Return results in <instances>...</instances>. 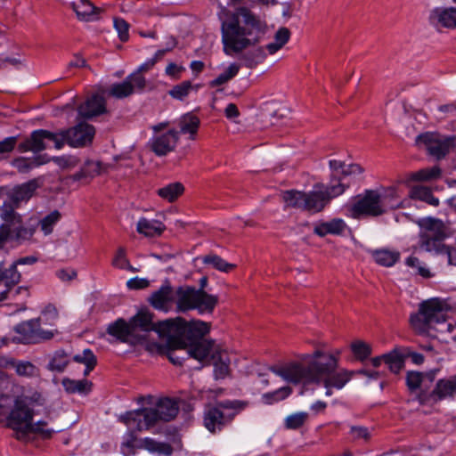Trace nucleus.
Returning a JSON list of instances; mask_svg holds the SVG:
<instances>
[{
  "instance_id": "f257e3e1",
  "label": "nucleus",
  "mask_w": 456,
  "mask_h": 456,
  "mask_svg": "<svg viewBox=\"0 0 456 456\" xmlns=\"http://www.w3.org/2000/svg\"><path fill=\"white\" fill-rule=\"evenodd\" d=\"M218 16L224 52L230 56L258 45L267 30L266 22L247 6L222 8Z\"/></svg>"
},
{
  "instance_id": "f03ea898",
  "label": "nucleus",
  "mask_w": 456,
  "mask_h": 456,
  "mask_svg": "<svg viewBox=\"0 0 456 456\" xmlns=\"http://www.w3.org/2000/svg\"><path fill=\"white\" fill-rule=\"evenodd\" d=\"M306 366L291 362L284 366L270 367V370L292 383H323L324 387L341 389L354 376V370H341L336 372L338 359L332 354L316 350Z\"/></svg>"
},
{
  "instance_id": "7ed1b4c3",
  "label": "nucleus",
  "mask_w": 456,
  "mask_h": 456,
  "mask_svg": "<svg viewBox=\"0 0 456 456\" xmlns=\"http://www.w3.org/2000/svg\"><path fill=\"white\" fill-rule=\"evenodd\" d=\"M176 327L170 330L164 338H168V352L167 357L175 365H183L190 359L200 362L208 360L212 350L213 342L204 337L210 330V323L192 320L186 322L182 318L175 323Z\"/></svg>"
},
{
  "instance_id": "20e7f679",
  "label": "nucleus",
  "mask_w": 456,
  "mask_h": 456,
  "mask_svg": "<svg viewBox=\"0 0 456 456\" xmlns=\"http://www.w3.org/2000/svg\"><path fill=\"white\" fill-rule=\"evenodd\" d=\"M37 179L15 186L9 194V201H5L0 208V217L4 224L0 226V249L7 241L19 244L29 240L35 229L23 225L22 217L15 211L21 202L28 201L38 189Z\"/></svg>"
},
{
  "instance_id": "39448f33",
  "label": "nucleus",
  "mask_w": 456,
  "mask_h": 456,
  "mask_svg": "<svg viewBox=\"0 0 456 456\" xmlns=\"http://www.w3.org/2000/svg\"><path fill=\"white\" fill-rule=\"evenodd\" d=\"M447 305L439 298L419 304L418 312L410 316L415 333L436 338L443 343L456 341V324L447 320Z\"/></svg>"
},
{
  "instance_id": "423d86ee",
  "label": "nucleus",
  "mask_w": 456,
  "mask_h": 456,
  "mask_svg": "<svg viewBox=\"0 0 456 456\" xmlns=\"http://www.w3.org/2000/svg\"><path fill=\"white\" fill-rule=\"evenodd\" d=\"M178 411L177 403L166 397L159 399L154 407L127 411L119 417V420L129 428L149 430L160 421L168 422L174 419Z\"/></svg>"
},
{
  "instance_id": "0eeeda50",
  "label": "nucleus",
  "mask_w": 456,
  "mask_h": 456,
  "mask_svg": "<svg viewBox=\"0 0 456 456\" xmlns=\"http://www.w3.org/2000/svg\"><path fill=\"white\" fill-rule=\"evenodd\" d=\"M417 224L419 227L417 248L434 255H446L449 245L444 240L452 234L450 226L435 217L420 218Z\"/></svg>"
},
{
  "instance_id": "6e6552de",
  "label": "nucleus",
  "mask_w": 456,
  "mask_h": 456,
  "mask_svg": "<svg viewBox=\"0 0 456 456\" xmlns=\"http://www.w3.org/2000/svg\"><path fill=\"white\" fill-rule=\"evenodd\" d=\"M248 405L241 400H225L208 404L203 412V425L212 434L222 431Z\"/></svg>"
},
{
  "instance_id": "1a4fd4ad",
  "label": "nucleus",
  "mask_w": 456,
  "mask_h": 456,
  "mask_svg": "<svg viewBox=\"0 0 456 456\" xmlns=\"http://www.w3.org/2000/svg\"><path fill=\"white\" fill-rule=\"evenodd\" d=\"M175 302L178 313L196 309L200 314H212L218 297L191 286H180L175 290Z\"/></svg>"
},
{
  "instance_id": "9d476101",
  "label": "nucleus",
  "mask_w": 456,
  "mask_h": 456,
  "mask_svg": "<svg viewBox=\"0 0 456 456\" xmlns=\"http://www.w3.org/2000/svg\"><path fill=\"white\" fill-rule=\"evenodd\" d=\"M315 190L305 192L304 210L318 213L324 209L330 200L344 193L347 185L341 183L336 175L330 177V184L316 183Z\"/></svg>"
},
{
  "instance_id": "9b49d317",
  "label": "nucleus",
  "mask_w": 456,
  "mask_h": 456,
  "mask_svg": "<svg viewBox=\"0 0 456 456\" xmlns=\"http://www.w3.org/2000/svg\"><path fill=\"white\" fill-rule=\"evenodd\" d=\"M181 321L182 317H176L154 322L153 314L147 311H140L129 320L134 333L144 335L145 338L152 330L156 331L159 337L164 338L170 330L176 327L175 323Z\"/></svg>"
},
{
  "instance_id": "f8f14e48",
  "label": "nucleus",
  "mask_w": 456,
  "mask_h": 456,
  "mask_svg": "<svg viewBox=\"0 0 456 456\" xmlns=\"http://www.w3.org/2000/svg\"><path fill=\"white\" fill-rule=\"evenodd\" d=\"M12 341L19 344H37L52 339L57 330H45L40 326V318L21 322L13 328Z\"/></svg>"
},
{
  "instance_id": "ddd939ff",
  "label": "nucleus",
  "mask_w": 456,
  "mask_h": 456,
  "mask_svg": "<svg viewBox=\"0 0 456 456\" xmlns=\"http://www.w3.org/2000/svg\"><path fill=\"white\" fill-rule=\"evenodd\" d=\"M33 419V411L25 400L16 399L14 406L7 417V426L15 432L18 440H26L29 436Z\"/></svg>"
},
{
  "instance_id": "4468645a",
  "label": "nucleus",
  "mask_w": 456,
  "mask_h": 456,
  "mask_svg": "<svg viewBox=\"0 0 456 456\" xmlns=\"http://www.w3.org/2000/svg\"><path fill=\"white\" fill-rule=\"evenodd\" d=\"M416 143L424 145L429 155L441 159L456 147V136L426 132L417 136Z\"/></svg>"
},
{
  "instance_id": "2eb2a0df",
  "label": "nucleus",
  "mask_w": 456,
  "mask_h": 456,
  "mask_svg": "<svg viewBox=\"0 0 456 456\" xmlns=\"http://www.w3.org/2000/svg\"><path fill=\"white\" fill-rule=\"evenodd\" d=\"M350 211L354 218L361 216H379L387 212V206L377 191L367 190L362 196H359Z\"/></svg>"
},
{
  "instance_id": "dca6fc26",
  "label": "nucleus",
  "mask_w": 456,
  "mask_h": 456,
  "mask_svg": "<svg viewBox=\"0 0 456 456\" xmlns=\"http://www.w3.org/2000/svg\"><path fill=\"white\" fill-rule=\"evenodd\" d=\"M446 398H456V374L437 380L430 392L421 390L417 400L421 405H435Z\"/></svg>"
},
{
  "instance_id": "f3484780",
  "label": "nucleus",
  "mask_w": 456,
  "mask_h": 456,
  "mask_svg": "<svg viewBox=\"0 0 456 456\" xmlns=\"http://www.w3.org/2000/svg\"><path fill=\"white\" fill-rule=\"evenodd\" d=\"M145 86L146 80L143 76H140L138 73H132L123 82L113 84L109 90V94L115 98L122 99L136 92H142Z\"/></svg>"
},
{
  "instance_id": "a211bd4d",
  "label": "nucleus",
  "mask_w": 456,
  "mask_h": 456,
  "mask_svg": "<svg viewBox=\"0 0 456 456\" xmlns=\"http://www.w3.org/2000/svg\"><path fill=\"white\" fill-rule=\"evenodd\" d=\"M107 332L120 342L132 346L142 344L145 340L144 335L134 333L130 322H126L122 318L110 323L107 328Z\"/></svg>"
},
{
  "instance_id": "6ab92c4d",
  "label": "nucleus",
  "mask_w": 456,
  "mask_h": 456,
  "mask_svg": "<svg viewBox=\"0 0 456 456\" xmlns=\"http://www.w3.org/2000/svg\"><path fill=\"white\" fill-rule=\"evenodd\" d=\"M66 143L70 147H86L92 143L95 129L94 126L80 122L73 127L65 129Z\"/></svg>"
},
{
  "instance_id": "aec40b11",
  "label": "nucleus",
  "mask_w": 456,
  "mask_h": 456,
  "mask_svg": "<svg viewBox=\"0 0 456 456\" xmlns=\"http://www.w3.org/2000/svg\"><path fill=\"white\" fill-rule=\"evenodd\" d=\"M179 141V132L170 129L166 133L155 134L148 146L155 155L163 157L175 151Z\"/></svg>"
},
{
  "instance_id": "412c9836",
  "label": "nucleus",
  "mask_w": 456,
  "mask_h": 456,
  "mask_svg": "<svg viewBox=\"0 0 456 456\" xmlns=\"http://www.w3.org/2000/svg\"><path fill=\"white\" fill-rule=\"evenodd\" d=\"M156 310L167 313L175 302V290L168 281H166L158 290L154 291L148 299Z\"/></svg>"
},
{
  "instance_id": "4be33fe9",
  "label": "nucleus",
  "mask_w": 456,
  "mask_h": 456,
  "mask_svg": "<svg viewBox=\"0 0 456 456\" xmlns=\"http://www.w3.org/2000/svg\"><path fill=\"white\" fill-rule=\"evenodd\" d=\"M79 116L91 118L106 112V102L103 96L96 94L90 96L84 103L78 106Z\"/></svg>"
},
{
  "instance_id": "5701e85b",
  "label": "nucleus",
  "mask_w": 456,
  "mask_h": 456,
  "mask_svg": "<svg viewBox=\"0 0 456 456\" xmlns=\"http://www.w3.org/2000/svg\"><path fill=\"white\" fill-rule=\"evenodd\" d=\"M438 371V369L427 372L408 371L406 374V385L411 392L422 387H427L434 381Z\"/></svg>"
},
{
  "instance_id": "b1692460",
  "label": "nucleus",
  "mask_w": 456,
  "mask_h": 456,
  "mask_svg": "<svg viewBox=\"0 0 456 456\" xmlns=\"http://www.w3.org/2000/svg\"><path fill=\"white\" fill-rule=\"evenodd\" d=\"M136 428H128V431L124 435L120 450L124 456L134 455L138 449H145V438L141 439L138 437Z\"/></svg>"
},
{
  "instance_id": "393cba45",
  "label": "nucleus",
  "mask_w": 456,
  "mask_h": 456,
  "mask_svg": "<svg viewBox=\"0 0 456 456\" xmlns=\"http://www.w3.org/2000/svg\"><path fill=\"white\" fill-rule=\"evenodd\" d=\"M3 292L6 294V300L16 301L14 312L25 311L27 309L26 299L30 296L28 287L10 286L6 287Z\"/></svg>"
},
{
  "instance_id": "a878e982",
  "label": "nucleus",
  "mask_w": 456,
  "mask_h": 456,
  "mask_svg": "<svg viewBox=\"0 0 456 456\" xmlns=\"http://www.w3.org/2000/svg\"><path fill=\"white\" fill-rule=\"evenodd\" d=\"M45 129L35 130L31 133L30 136L23 142L19 144L20 151H31L39 152L47 148V141L45 140Z\"/></svg>"
},
{
  "instance_id": "bb28decb",
  "label": "nucleus",
  "mask_w": 456,
  "mask_h": 456,
  "mask_svg": "<svg viewBox=\"0 0 456 456\" xmlns=\"http://www.w3.org/2000/svg\"><path fill=\"white\" fill-rule=\"evenodd\" d=\"M210 361L214 365L215 376L216 379H224L229 373L230 360L227 353L221 351H214V346L209 354Z\"/></svg>"
},
{
  "instance_id": "cd10ccee",
  "label": "nucleus",
  "mask_w": 456,
  "mask_h": 456,
  "mask_svg": "<svg viewBox=\"0 0 456 456\" xmlns=\"http://www.w3.org/2000/svg\"><path fill=\"white\" fill-rule=\"evenodd\" d=\"M346 224L342 219H333L315 224L314 232L320 237H324L327 234L338 235L344 232Z\"/></svg>"
},
{
  "instance_id": "c85d7f7f",
  "label": "nucleus",
  "mask_w": 456,
  "mask_h": 456,
  "mask_svg": "<svg viewBox=\"0 0 456 456\" xmlns=\"http://www.w3.org/2000/svg\"><path fill=\"white\" fill-rule=\"evenodd\" d=\"M165 227L163 224L157 220H149L145 217L139 219L136 231L147 237H154L160 235Z\"/></svg>"
},
{
  "instance_id": "c756f323",
  "label": "nucleus",
  "mask_w": 456,
  "mask_h": 456,
  "mask_svg": "<svg viewBox=\"0 0 456 456\" xmlns=\"http://www.w3.org/2000/svg\"><path fill=\"white\" fill-rule=\"evenodd\" d=\"M178 125L182 134H189L190 139L194 140L200 125V120L197 116L187 113L180 118Z\"/></svg>"
},
{
  "instance_id": "7c9ffc66",
  "label": "nucleus",
  "mask_w": 456,
  "mask_h": 456,
  "mask_svg": "<svg viewBox=\"0 0 456 456\" xmlns=\"http://www.w3.org/2000/svg\"><path fill=\"white\" fill-rule=\"evenodd\" d=\"M409 196L413 200L424 201L433 207L439 205V199L435 197L432 190L427 186H413L409 192Z\"/></svg>"
},
{
  "instance_id": "2f4dec72",
  "label": "nucleus",
  "mask_w": 456,
  "mask_h": 456,
  "mask_svg": "<svg viewBox=\"0 0 456 456\" xmlns=\"http://www.w3.org/2000/svg\"><path fill=\"white\" fill-rule=\"evenodd\" d=\"M384 362L394 373H398L403 367L405 353L403 349H394L388 354H383Z\"/></svg>"
},
{
  "instance_id": "473e14b6",
  "label": "nucleus",
  "mask_w": 456,
  "mask_h": 456,
  "mask_svg": "<svg viewBox=\"0 0 456 456\" xmlns=\"http://www.w3.org/2000/svg\"><path fill=\"white\" fill-rule=\"evenodd\" d=\"M20 281L21 273L15 268V265H11L6 268L4 263H0V284L4 283V288H6L16 286Z\"/></svg>"
},
{
  "instance_id": "72a5a7b5",
  "label": "nucleus",
  "mask_w": 456,
  "mask_h": 456,
  "mask_svg": "<svg viewBox=\"0 0 456 456\" xmlns=\"http://www.w3.org/2000/svg\"><path fill=\"white\" fill-rule=\"evenodd\" d=\"M375 262L380 265L393 266L400 258V252L387 248L376 249L372 252Z\"/></svg>"
},
{
  "instance_id": "f704fd0d",
  "label": "nucleus",
  "mask_w": 456,
  "mask_h": 456,
  "mask_svg": "<svg viewBox=\"0 0 456 456\" xmlns=\"http://www.w3.org/2000/svg\"><path fill=\"white\" fill-rule=\"evenodd\" d=\"M73 9L78 19L82 20L89 21L97 18V8L88 0H79L77 3H73Z\"/></svg>"
},
{
  "instance_id": "c9c22d12",
  "label": "nucleus",
  "mask_w": 456,
  "mask_h": 456,
  "mask_svg": "<svg viewBox=\"0 0 456 456\" xmlns=\"http://www.w3.org/2000/svg\"><path fill=\"white\" fill-rule=\"evenodd\" d=\"M184 192V186L179 182L169 183L157 191V194L168 202L175 201Z\"/></svg>"
},
{
  "instance_id": "e433bc0d",
  "label": "nucleus",
  "mask_w": 456,
  "mask_h": 456,
  "mask_svg": "<svg viewBox=\"0 0 456 456\" xmlns=\"http://www.w3.org/2000/svg\"><path fill=\"white\" fill-rule=\"evenodd\" d=\"M61 384L65 391L69 394H87L90 392L92 383L87 379L75 380L69 378H64Z\"/></svg>"
},
{
  "instance_id": "4c0bfd02",
  "label": "nucleus",
  "mask_w": 456,
  "mask_h": 456,
  "mask_svg": "<svg viewBox=\"0 0 456 456\" xmlns=\"http://www.w3.org/2000/svg\"><path fill=\"white\" fill-rule=\"evenodd\" d=\"M69 363V357L64 350H57L50 357L46 366L47 370L55 372H63Z\"/></svg>"
},
{
  "instance_id": "58836bf2",
  "label": "nucleus",
  "mask_w": 456,
  "mask_h": 456,
  "mask_svg": "<svg viewBox=\"0 0 456 456\" xmlns=\"http://www.w3.org/2000/svg\"><path fill=\"white\" fill-rule=\"evenodd\" d=\"M102 172V163L99 161L88 160L81 169L72 175L73 180L79 181L86 178H93Z\"/></svg>"
},
{
  "instance_id": "ea45409f",
  "label": "nucleus",
  "mask_w": 456,
  "mask_h": 456,
  "mask_svg": "<svg viewBox=\"0 0 456 456\" xmlns=\"http://www.w3.org/2000/svg\"><path fill=\"white\" fill-rule=\"evenodd\" d=\"M433 18L444 27L456 28V8L436 9L433 12Z\"/></svg>"
},
{
  "instance_id": "a19ab883",
  "label": "nucleus",
  "mask_w": 456,
  "mask_h": 456,
  "mask_svg": "<svg viewBox=\"0 0 456 456\" xmlns=\"http://www.w3.org/2000/svg\"><path fill=\"white\" fill-rule=\"evenodd\" d=\"M289 37V29L285 27H281L276 31L273 42L266 45L265 48L270 54H274L288 43Z\"/></svg>"
},
{
  "instance_id": "79ce46f5",
  "label": "nucleus",
  "mask_w": 456,
  "mask_h": 456,
  "mask_svg": "<svg viewBox=\"0 0 456 456\" xmlns=\"http://www.w3.org/2000/svg\"><path fill=\"white\" fill-rule=\"evenodd\" d=\"M281 197L287 207L304 210L305 191L297 190L285 191L282 192Z\"/></svg>"
},
{
  "instance_id": "37998d69",
  "label": "nucleus",
  "mask_w": 456,
  "mask_h": 456,
  "mask_svg": "<svg viewBox=\"0 0 456 456\" xmlns=\"http://www.w3.org/2000/svg\"><path fill=\"white\" fill-rule=\"evenodd\" d=\"M405 265L414 270L415 275L421 276L424 279H429L434 276L427 265L415 256L407 257Z\"/></svg>"
},
{
  "instance_id": "c03bdc74",
  "label": "nucleus",
  "mask_w": 456,
  "mask_h": 456,
  "mask_svg": "<svg viewBox=\"0 0 456 456\" xmlns=\"http://www.w3.org/2000/svg\"><path fill=\"white\" fill-rule=\"evenodd\" d=\"M145 450L162 456H170L173 453L172 446L167 443L157 442L152 438H145Z\"/></svg>"
},
{
  "instance_id": "a18cd8bd",
  "label": "nucleus",
  "mask_w": 456,
  "mask_h": 456,
  "mask_svg": "<svg viewBox=\"0 0 456 456\" xmlns=\"http://www.w3.org/2000/svg\"><path fill=\"white\" fill-rule=\"evenodd\" d=\"M266 55L263 48L259 47L244 53L241 56L243 65L248 69L255 68L257 64L261 63Z\"/></svg>"
},
{
  "instance_id": "49530a36",
  "label": "nucleus",
  "mask_w": 456,
  "mask_h": 456,
  "mask_svg": "<svg viewBox=\"0 0 456 456\" xmlns=\"http://www.w3.org/2000/svg\"><path fill=\"white\" fill-rule=\"evenodd\" d=\"M240 70V65L232 63L223 73H221L216 78L209 82L210 87H216L222 86L231 79H232Z\"/></svg>"
},
{
  "instance_id": "de8ad7c7",
  "label": "nucleus",
  "mask_w": 456,
  "mask_h": 456,
  "mask_svg": "<svg viewBox=\"0 0 456 456\" xmlns=\"http://www.w3.org/2000/svg\"><path fill=\"white\" fill-rule=\"evenodd\" d=\"M349 436L353 442L366 444L371 439V431L363 426H351Z\"/></svg>"
},
{
  "instance_id": "09e8293b",
  "label": "nucleus",
  "mask_w": 456,
  "mask_h": 456,
  "mask_svg": "<svg viewBox=\"0 0 456 456\" xmlns=\"http://www.w3.org/2000/svg\"><path fill=\"white\" fill-rule=\"evenodd\" d=\"M308 418L309 414L305 411L290 414L284 419V427L287 429H298L306 423Z\"/></svg>"
},
{
  "instance_id": "8fccbe9b",
  "label": "nucleus",
  "mask_w": 456,
  "mask_h": 456,
  "mask_svg": "<svg viewBox=\"0 0 456 456\" xmlns=\"http://www.w3.org/2000/svg\"><path fill=\"white\" fill-rule=\"evenodd\" d=\"M203 263L206 265H213L216 270L221 272L229 273L232 271L235 265L227 263L221 256L217 255H207L203 257Z\"/></svg>"
},
{
  "instance_id": "3c124183",
  "label": "nucleus",
  "mask_w": 456,
  "mask_h": 456,
  "mask_svg": "<svg viewBox=\"0 0 456 456\" xmlns=\"http://www.w3.org/2000/svg\"><path fill=\"white\" fill-rule=\"evenodd\" d=\"M292 392L289 387H281L273 392L265 393L262 395L263 402L266 404H273L276 402L284 400Z\"/></svg>"
},
{
  "instance_id": "603ef678",
  "label": "nucleus",
  "mask_w": 456,
  "mask_h": 456,
  "mask_svg": "<svg viewBox=\"0 0 456 456\" xmlns=\"http://www.w3.org/2000/svg\"><path fill=\"white\" fill-rule=\"evenodd\" d=\"M14 368L19 376L31 378L39 375V369L30 362H18Z\"/></svg>"
},
{
  "instance_id": "864d4df0",
  "label": "nucleus",
  "mask_w": 456,
  "mask_h": 456,
  "mask_svg": "<svg viewBox=\"0 0 456 456\" xmlns=\"http://www.w3.org/2000/svg\"><path fill=\"white\" fill-rule=\"evenodd\" d=\"M351 350L356 359L363 361L367 359L371 354L370 346L361 340L354 341L351 344Z\"/></svg>"
},
{
  "instance_id": "5fc2aeb1",
  "label": "nucleus",
  "mask_w": 456,
  "mask_h": 456,
  "mask_svg": "<svg viewBox=\"0 0 456 456\" xmlns=\"http://www.w3.org/2000/svg\"><path fill=\"white\" fill-rule=\"evenodd\" d=\"M45 134V140L47 142H52L54 144V148L57 150L61 149L66 143V134L65 129L58 130L57 132H51L49 130H45L43 133Z\"/></svg>"
},
{
  "instance_id": "6e6d98bb",
  "label": "nucleus",
  "mask_w": 456,
  "mask_h": 456,
  "mask_svg": "<svg viewBox=\"0 0 456 456\" xmlns=\"http://www.w3.org/2000/svg\"><path fill=\"white\" fill-rule=\"evenodd\" d=\"M60 212L54 210L41 220V230L44 232L45 235H48L53 232L54 224L60 220Z\"/></svg>"
},
{
  "instance_id": "4d7b16f0",
  "label": "nucleus",
  "mask_w": 456,
  "mask_h": 456,
  "mask_svg": "<svg viewBox=\"0 0 456 456\" xmlns=\"http://www.w3.org/2000/svg\"><path fill=\"white\" fill-rule=\"evenodd\" d=\"M441 170L437 167L432 168L421 169L411 175V179L415 181H428L439 177Z\"/></svg>"
},
{
  "instance_id": "13d9d810",
  "label": "nucleus",
  "mask_w": 456,
  "mask_h": 456,
  "mask_svg": "<svg viewBox=\"0 0 456 456\" xmlns=\"http://www.w3.org/2000/svg\"><path fill=\"white\" fill-rule=\"evenodd\" d=\"M45 157L39 156L34 159H17L16 166L20 171H27L33 167H38L42 164L48 162V159H44Z\"/></svg>"
},
{
  "instance_id": "bf43d9fd",
  "label": "nucleus",
  "mask_w": 456,
  "mask_h": 456,
  "mask_svg": "<svg viewBox=\"0 0 456 456\" xmlns=\"http://www.w3.org/2000/svg\"><path fill=\"white\" fill-rule=\"evenodd\" d=\"M192 86L190 81H183L179 85L175 86L170 91L169 94L178 100H183L189 94Z\"/></svg>"
},
{
  "instance_id": "052dcab7",
  "label": "nucleus",
  "mask_w": 456,
  "mask_h": 456,
  "mask_svg": "<svg viewBox=\"0 0 456 456\" xmlns=\"http://www.w3.org/2000/svg\"><path fill=\"white\" fill-rule=\"evenodd\" d=\"M47 423L45 421H38L35 424H31V428H29L30 434H37L41 436L42 438L48 439L52 437L53 434L55 432L53 429H50L46 428Z\"/></svg>"
},
{
  "instance_id": "680f3d73",
  "label": "nucleus",
  "mask_w": 456,
  "mask_h": 456,
  "mask_svg": "<svg viewBox=\"0 0 456 456\" xmlns=\"http://www.w3.org/2000/svg\"><path fill=\"white\" fill-rule=\"evenodd\" d=\"M143 343H145V349L151 354L167 356L169 347L168 338H167L166 344H159L157 342H147L146 340H144L142 344Z\"/></svg>"
},
{
  "instance_id": "e2e57ef3",
  "label": "nucleus",
  "mask_w": 456,
  "mask_h": 456,
  "mask_svg": "<svg viewBox=\"0 0 456 456\" xmlns=\"http://www.w3.org/2000/svg\"><path fill=\"white\" fill-rule=\"evenodd\" d=\"M73 360L89 367H95L97 363L96 357L90 349H85L81 354L75 355Z\"/></svg>"
},
{
  "instance_id": "0e129e2a",
  "label": "nucleus",
  "mask_w": 456,
  "mask_h": 456,
  "mask_svg": "<svg viewBox=\"0 0 456 456\" xmlns=\"http://www.w3.org/2000/svg\"><path fill=\"white\" fill-rule=\"evenodd\" d=\"M53 161L61 168H72L79 163L78 159L74 156L54 157Z\"/></svg>"
},
{
  "instance_id": "69168bd1",
  "label": "nucleus",
  "mask_w": 456,
  "mask_h": 456,
  "mask_svg": "<svg viewBox=\"0 0 456 456\" xmlns=\"http://www.w3.org/2000/svg\"><path fill=\"white\" fill-rule=\"evenodd\" d=\"M17 138L14 136L7 137L0 141V160L5 158L14 149Z\"/></svg>"
},
{
  "instance_id": "338daca9",
  "label": "nucleus",
  "mask_w": 456,
  "mask_h": 456,
  "mask_svg": "<svg viewBox=\"0 0 456 456\" xmlns=\"http://www.w3.org/2000/svg\"><path fill=\"white\" fill-rule=\"evenodd\" d=\"M114 26L118 33L119 39L121 41H126L128 39V23L120 18L114 19Z\"/></svg>"
},
{
  "instance_id": "774afa93",
  "label": "nucleus",
  "mask_w": 456,
  "mask_h": 456,
  "mask_svg": "<svg viewBox=\"0 0 456 456\" xmlns=\"http://www.w3.org/2000/svg\"><path fill=\"white\" fill-rule=\"evenodd\" d=\"M112 265L119 269L130 268L129 261L126 256V251L123 248H119L118 249L115 257L112 260Z\"/></svg>"
}]
</instances>
